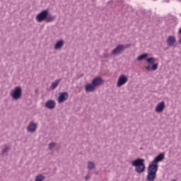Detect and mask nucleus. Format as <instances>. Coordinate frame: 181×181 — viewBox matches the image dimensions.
I'll use <instances>...</instances> for the list:
<instances>
[{
    "instance_id": "obj_10",
    "label": "nucleus",
    "mask_w": 181,
    "mask_h": 181,
    "mask_svg": "<svg viewBox=\"0 0 181 181\" xmlns=\"http://www.w3.org/2000/svg\"><path fill=\"white\" fill-rule=\"evenodd\" d=\"M103 83H104V81L103 78H101V77H96L92 81V84L94 86V87L101 86Z\"/></svg>"
},
{
    "instance_id": "obj_16",
    "label": "nucleus",
    "mask_w": 181,
    "mask_h": 181,
    "mask_svg": "<svg viewBox=\"0 0 181 181\" xmlns=\"http://www.w3.org/2000/svg\"><path fill=\"white\" fill-rule=\"evenodd\" d=\"M60 81H62V80L58 79L55 82H53L51 85L52 90H54V88H56V87L59 86V84L60 83Z\"/></svg>"
},
{
    "instance_id": "obj_11",
    "label": "nucleus",
    "mask_w": 181,
    "mask_h": 181,
    "mask_svg": "<svg viewBox=\"0 0 181 181\" xmlns=\"http://www.w3.org/2000/svg\"><path fill=\"white\" fill-rule=\"evenodd\" d=\"M37 128V124L33 123V122H31L28 127V132H35Z\"/></svg>"
},
{
    "instance_id": "obj_18",
    "label": "nucleus",
    "mask_w": 181,
    "mask_h": 181,
    "mask_svg": "<svg viewBox=\"0 0 181 181\" xmlns=\"http://www.w3.org/2000/svg\"><path fill=\"white\" fill-rule=\"evenodd\" d=\"M63 40L58 41L55 45L54 49H60V47H63Z\"/></svg>"
},
{
    "instance_id": "obj_4",
    "label": "nucleus",
    "mask_w": 181,
    "mask_h": 181,
    "mask_svg": "<svg viewBox=\"0 0 181 181\" xmlns=\"http://www.w3.org/2000/svg\"><path fill=\"white\" fill-rule=\"evenodd\" d=\"M146 62H147V63L150 64L145 67L147 71H151V70L156 71V70H158L159 64L158 63H155V62H156V59H155L154 57L147 58Z\"/></svg>"
},
{
    "instance_id": "obj_7",
    "label": "nucleus",
    "mask_w": 181,
    "mask_h": 181,
    "mask_svg": "<svg viewBox=\"0 0 181 181\" xmlns=\"http://www.w3.org/2000/svg\"><path fill=\"white\" fill-rule=\"evenodd\" d=\"M165 159V155L163 154H159L156 158L152 161V163L150 165H154L155 166H157L158 169V162H162Z\"/></svg>"
},
{
    "instance_id": "obj_17",
    "label": "nucleus",
    "mask_w": 181,
    "mask_h": 181,
    "mask_svg": "<svg viewBox=\"0 0 181 181\" xmlns=\"http://www.w3.org/2000/svg\"><path fill=\"white\" fill-rule=\"evenodd\" d=\"M148 56H149V54H143L137 57V60H138V62H141V60H145V59H146V57H148Z\"/></svg>"
},
{
    "instance_id": "obj_20",
    "label": "nucleus",
    "mask_w": 181,
    "mask_h": 181,
    "mask_svg": "<svg viewBox=\"0 0 181 181\" xmlns=\"http://www.w3.org/2000/svg\"><path fill=\"white\" fill-rule=\"evenodd\" d=\"M88 168V169H94V163L89 162Z\"/></svg>"
},
{
    "instance_id": "obj_2",
    "label": "nucleus",
    "mask_w": 181,
    "mask_h": 181,
    "mask_svg": "<svg viewBox=\"0 0 181 181\" xmlns=\"http://www.w3.org/2000/svg\"><path fill=\"white\" fill-rule=\"evenodd\" d=\"M158 172V166L155 165H149L148 168V173L146 179L148 181H155L156 180V173Z\"/></svg>"
},
{
    "instance_id": "obj_5",
    "label": "nucleus",
    "mask_w": 181,
    "mask_h": 181,
    "mask_svg": "<svg viewBox=\"0 0 181 181\" xmlns=\"http://www.w3.org/2000/svg\"><path fill=\"white\" fill-rule=\"evenodd\" d=\"M11 96L13 100H19L21 97H22V88L16 87L10 93Z\"/></svg>"
},
{
    "instance_id": "obj_21",
    "label": "nucleus",
    "mask_w": 181,
    "mask_h": 181,
    "mask_svg": "<svg viewBox=\"0 0 181 181\" xmlns=\"http://www.w3.org/2000/svg\"><path fill=\"white\" fill-rule=\"evenodd\" d=\"M55 145L56 144L54 143H51L49 146V149H53V148H54Z\"/></svg>"
},
{
    "instance_id": "obj_6",
    "label": "nucleus",
    "mask_w": 181,
    "mask_h": 181,
    "mask_svg": "<svg viewBox=\"0 0 181 181\" xmlns=\"http://www.w3.org/2000/svg\"><path fill=\"white\" fill-rule=\"evenodd\" d=\"M128 83V77L125 75H121L117 81V87H122Z\"/></svg>"
},
{
    "instance_id": "obj_8",
    "label": "nucleus",
    "mask_w": 181,
    "mask_h": 181,
    "mask_svg": "<svg viewBox=\"0 0 181 181\" xmlns=\"http://www.w3.org/2000/svg\"><path fill=\"white\" fill-rule=\"evenodd\" d=\"M127 47H128L126 45H118L115 49L112 50V54H118L119 53H121V52H122L123 50H125V49H127Z\"/></svg>"
},
{
    "instance_id": "obj_22",
    "label": "nucleus",
    "mask_w": 181,
    "mask_h": 181,
    "mask_svg": "<svg viewBox=\"0 0 181 181\" xmlns=\"http://www.w3.org/2000/svg\"><path fill=\"white\" fill-rule=\"evenodd\" d=\"M8 148L6 147L5 149L3 150V153H5V152H6V151H8Z\"/></svg>"
},
{
    "instance_id": "obj_12",
    "label": "nucleus",
    "mask_w": 181,
    "mask_h": 181,
    "mask_svg": "<svg viewBox=\"0 0 181 181\" xmlns=\"http://www.w3.org/2000/svg\"><path fill=\"white\" fill-rule=\"evenodd\" d=\"M165 110V102H160L156 107V112H162Z\"/></svg>"
},
{
    "instance_id": "obj_15",
    "label": "nucleus",
    "mask_w": 181,
    "mask_h": 181,
    "mask_svg": "<svg viewBox=\"0 0 181 181\" xmlns=\"http://www.w3.org/2000/svg\"><path fill=\"white\" fill-rule=\"evenodd\" d=\"M45 106L47 107V108H49V110H53V108L56 107V103L53 100H48L46 103Z\"/></svg>"
},
{
    "instance_id": "obj_14",
    "label": "nucleus",
    "mask_w": 181,
    "mask_h": 181,
    "mask_svg": "<svg viewBox=\"0 0 181 181\" xmlns=\"http://www.w3.org/2000/svg\"><path fill=\"white\" fill-rule=\"evenodd\" d=\"M167 43H168V46H173V45H175V43H176V37H175L173 36L168 37V38L167 40Z\"/></svg>"
},
{
    "instance_id": "obj_1",
    "label": "nucleus",
    "mask_w": 181,
    "mask_h": 181,
    "mask_svg": "<svg viewBox=\"0 0 181 181\" xmlns=\"http://www.w3.org/2000/svg\"><path fill=\"white\" fill-rule=\"evenodd\" d=\"M36 20L37 22H52L54 21V16L49 15L48 10H44L41 13H38L36 16Z\"/></svg>"
},
{
    "instance_id": "obj_9",
    "label": "nucleus",
    "mask_w": 181,
    "mask_h": 181,
    "mask_svg": "<svg viewBox=\"0 0 181 181\" xmlns=\"http://www.w3.org/2000/svg\"><path fill=\"white\" fill-rule=\"evenodd\" d=\"M67 98H69L68 93H66V92L61 93H59V96L58 98V103H64V101H66Z\"/></svg>"
},
{
    "instance_id": "obj_19",
    "label": "nucleus",
    "mask_w": 181,
    "mask_h": 181,
    "mask_svg": "<svg viewBox=\"0 0 181 181\" xmlns=\"http://www.w3.org/2000/svg\"><path fill=\"white\" fill-rule=\"evenodd\" d=\"M44 180H45V176L40 175L36 177L35 181H43Z\"/></svg>"
},
{
    "instance_id": "obj_3",
    "label": "nucleus",
    "mask_w": 181,
    "mask_h": 181,
    "mask_svg": "<svg viewBox=\"0 0 181 181\" xmlns=\"http://www.w3.org/2000/svg\"><path fill=\"white\" fill-rule=\"evenodd\" d=\"M132 166H135V170L137 173L145 172V160L138 158L132 161Z\"/></svg>"
},
{
    "instance_id": "obj_13",
    "label": "nucleus",
    "mask_w": 181,
    "mask_h": 181,
    "mask_svg": "<svg viewBox=\"0 0 181 181\" xmlns=\"http://www.w3.org/2000/svg\"><path fill=\"white\" fill-rule=\"evenodd\" d=\"M85 90L86 93H93V91L95 90V87L93 85V83H88L85 86Z\"/></svg>"
},
{
    "instance_id": "obj_23",
    "label": "nucleus",
    "mask_w": 181,
    "mask_h": 181,
    "mask_svg": "<svg viewBox=\"0 0 181 181\" xmlns=\"http://www.w3.org/2000/svg\"><path fill=\"white\" fill-rule=\"evenodd\" d=\"M86 180H88V176L86 177Z\"/></svg>"
}]
</instances>
